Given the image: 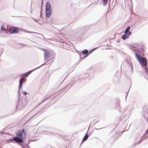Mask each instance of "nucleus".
Masks as SVG:
<instances>
[{"label":"nucleus","mask_w":148,"mask_h":148,"mask_svg":"<svg viewBox=\"0 0 148 148\" xmlns=\"http://www.w3.org/2000/svg\"><path fill=\"white\" fill-rule=\"evenodd\" d=\"M24 78H23L20 80V85L19 86V88H21L22 87V85L23 83V81L24 80Z\"/></svg>","instance_id":"8"},{"label":"nucleus","mask_w":148,"mask_h":148,"mask_svg":"<svg viewBox=\"0 0 148 148\" xmlns=\"http://www.w3.org/2000/svg\"><path fill=\"white\" fill-rule=\"evenodd\" d=\"M82 52L83 54H86L88 53V51L87 50L85 49V50H84L83 51H82Z\"/></svg>","instance_id":"12"},{"label":"nucleus","mask_w":148,"mask_h":148,"mask_svg":"<svg viewBox=\"0 0 148 148\" xmlns=\"http://www.w3.org/2000/svg\"><path fill=\"white\" fill-rule=\"evenodd\" d=\"M8 31L10 34H15L18 33L19 30L18 27H13L9 29Z\"/></svg>","instance_id":"4"},{"label":"nucleus","mask_w":148,"mask_h":148,"mask_svg":"<svg viewBox=\"0 0 148 148\" xmlns=\"http://www.w3.org/2000/svg\"><path fill=\"white\" fill-rule=\"evenodd\" d=\"M32 72V71H29L25 73L23 75V76L24 77H27Z\"/></svg>","instance_id":"10"},{"label":"nucleus","mask_w":148,"mask_h":148,"mask_svg":"<svg viewBox=\"0 0 148 148\" xmlns=\"http://www.w3.org/2000/svg\"><path fill=\"white\" fill-rule=\"evenodd\" d=\"M136 56L140 64L143 66H146L147 60L146 58L140 57L139 55L137 54H136Z\"/></svg>","instance_id":"2"},{"label":"nucleus","mask_w":148,"mask_h":148,"mask_svg":"<svg viewBox=\"0 0 148 148\" xmlns=\"http://www.w3.org/2000/svg\"><path fill=\"white\" fill-rule=\"evenodd\" d=\"M1 29L3 31H4L5 30V28H3L2 27H1Z\"/></svg>","instance_id":"13"},{"label":"nucleus","mask_w":148,"mask_h":148,"mask_svg":"<svg viewBox=\"0 0 148 148\" xmlns=\"http://www.w3.org/2000/svg\"><path fill=\"white\" fill-rule=\"evenodd\" d=\"M45 52L44 57L45 59H47L50 56V54L49 52L45 49L43 50Z\"/></svg>","instance_id":"5"},{"label":"nucleus","mask_w":148,"mask_h":148,"mask_svg":"<svg viewBox=\"0 0 148 148\" xmlns=\"http://www.w3.org/2000/svg\"><path fill=\"white\" fill-rule=\"evenodd\" d=\"M46 10H51V7L50 3H47L46 5Z\"/></svg>","instance_id":"6"},{"label":"nucleus","mask_w":148,"mask_h":148,"mask_svg":"<svg viewBox=\"0 0 148 148\" xmlns=\"http://www.w3.org/2000/svg\"><path fill=\"white\" fill-rule=\"evenodd\" d=\"M88 136H89L88 135L87 133H86V134L85 135V136L83 139L82 142L85 141L86 140H87L88 137Z\"/></svg>","instance_id":"9"},{"label":"nucleus","mask_w":148,"mask_h":148,"mask_svg":"<svg viewBox=\"0 0 148 148\" xmlns=\"http://www.w3.org/2000/svg\"><path fill=\"white\" fill-rule=\"evenodd\" d=\"M107 1L105 3L104 5H105L107 3Z\"/></svg>","instance_id":"15"},{"label":"nucleus","mask_w":148,"mask_h":148,"mask_svg":"<svg viewBox=\"0 0 148 148\" xmlns=\"http://www.w3.org/2000/svg\"><path fill=\"white\" fill-rule=\"evenodd\" d=\"M51 14V10H46V15L47 18L49 17Z\"/></svg>","instance_id":"7"},{"label":"nucleus","mask_w":148,"mask_h":148,"mask_svg":"<svg viewBox=\"0 0 148 148\" xmlns=\"http://www.w3.org/2000/svg\"><path fill=\"white\" fill-rule=\"evenodd\" d=\"M143 47H144L143 45H142V48H140V50H141L140 51L142 52V55L143 56H144V51H145L144 50Z\"/></svg>","instance_id":"11"},{"label":"nucleus","mask_w":148,"mask_h":148,"mask_svg":"<svg viewBox=\"0 0 148 148\" xmlns=\"http://www.w3.org/2000/svg\"><path fill=\"white\" fill-rule=\"evenodd\" d=\"M146 70L147 72H148V69L147 68H146Z\"/></svg>","instance_id":"14"},{"label":"nucleus","mask_w":148,"mask_h":148,"mask_svg":"<svg viewBox=\"0 0 148 148\" xmlns=\"http://www.w3.org/2000/svg\"><path fill=\"white\" fill-rule=\"evenodd\" d=\"M16 135L17 137H14V140L18 143H21L26 137L27 132L25 130L22 129L18 131L16 133Z\"/></svg>","instance_id":"1"},{"label":"nucleus","mask_w":148,"mask_h":148,"mask_svg":"<svg viewBox=\"0 0 148 148\" xmlns=\"http://www.w3.org/2000/svg\"><path fill=\"white\" fill-rule=\"evenodd\" d=\"M130 27H128L125 30L124 33L125 34L123 35L122 37V38L123 40H125L128 38L129 36L131 35L132 33L130 31Z\"/></svg>","instance_id":"3"}]
</instances>
